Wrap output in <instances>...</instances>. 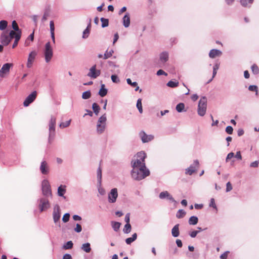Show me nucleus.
<instances>
[{
  "label": "nucleus",
  "mask_w": 259,
  "mask_h": 259,
  "mask_svg": "<svg viewBox=\"0 0 259 259\" xmlns=\"http://www.w3.org/2000/svg\"><path fill=\"white\" fill-rule=\"evenodd\" d=\"M41 187L44 195L46 196H52L51 186L48 180H45L42 182Z\"/></svg>",
  "instance_id": "8"
},
{
  "label": "nucleus",
  "mask_w": 259,
  "mask_h": 259,
  "mask_svg": "<svg viewBox=\"0 0 259 259\" xmlns=\"http://www.w3.org/2000/svg\"><path fill=\"white\" fill-rule=\"evenodd\" d=\"M258 161H255L250 163V166L252 167H257L258 166Z\"/></svg>",
  "instance_id": "62"
},
{
  "label": "nucleus",
  "mask_w": 259,
  "mask_h": 259,
  "mask_svg": "<svg viewBox=\"0 0 259 259\" xmlns=\"http://www.w3.org/2000/svg\"><path fill=\"white\" fill-rule=\"evenodd\" d=\"M63 259H72V257L69 254H65L64 255Z\"/></svg>",
  "instance_id": "64"
},
{
  "label": "nucleus",
  "mask_w": 259,
  "mask_h": 259,
  "mask_svg": "<svg viewBox=\"0 0 259 259\" xmlns=\"http://www.w3.org/2000/svg\"><path fill=\"white\" fill-rule=\"evenodd\" d=\"M126 81H127V83L128 84L132 85L133 87L137 86V84H138L137 82H132V80H131V79L130 78H127L126 79Z\"/></svg>",
  "instance_id": "53"
},
{
  "label": "nucleus",
  "mask_w": 259,
  "mask_h": 259,
  "mask_svg": "<svg viewBox=\"0 0 259 259\" xmlns=\"http://www.w3.org/2000/svg\"><path fill=\"white\" fill-rule=\"evenodd\" d=\"M209 206L212 207L215 209H217V206L215 203V200L214 198H211L210 199V202L209 203Z\"/></svg>",
  "instance_id": "56"
},
{
  "label": "nucleus",
  "mask_w": 259,
  "mask_h": 259,
  "mask_svg": "<svg viewBox=\"0 0 259 259\" xmlns=\"http://www.w3.org/2000/svg\"><path fill=\"white\" fill-rule=\"evenodd\" d=\"M229 252V251H226L225 252L223 253L220 256L221 259H227Z\"/></svg>",
  "instance_id": "61"
},
{
  "label": "nucleus",
  "mask_w": 259,
  "mask_h": 259,
  "mask_svg": "<svg viewBox=\"0 0 259 259\" xmlns=\"http://www.w3.org/2000/svg\"><path fill=\"white\" fill-rule=\"evenodd\" d=\"M254 0H240L242 6L246 8H249L253 4Z\"/></svg>",
  "instance_id": "22"
},
{
  "label": "nucleus",
  "mask_w": 259,
  "mask_h": 259,
  "mask_svg": "<svg viewBox=\"0 0 259 259\" xmlns=\"http://www.w3.org/2000/svg\"><path fill=\"white\" fill-rule=\"evenodd\" d=\"M91 27V19L90 20V22L88 25L87 28L84 30L83 32L82 37L84 38H87L89 35L90 29Z\"/></svg>",
  "instance_id": "25"
},
{
  "label": "nucleus",
  "mask_w": 259,
  "mask_h": 259,
  "mask_svg": "<svg viewBox=\"0 0 259 259\" xmlns=\"http://www.w3.org/2000/svg\"><path fill=\"white\" fill-rule=\"evenodd\" d=\"M219 68V65L218 64H216L214 65L213 68L212 77L208 82H209L210 81H211L212 80V79L214 77V76H215V75L217 73V70H218Z\"/></svg>",
  "instance_id": "39"
},
{
  "label": "nucleus",
  "mask_w": 259,
  "mask_h": 259,
  "mask_svg": "<svg viewBox=\"0 0 259 259\" xmlns=\"http://www.w3.org/2000/svg\"><path fill=\"white\" fill-rule=\"evenodd\" d=\"M185 107V105L184 103H181L178 104L176 106V110L178 112H182Z\"/></svg>",
  "instance_id": "45"
},
{
  "label": "nucleus",
  "mask_w": 259,
  "mask_h": 259,
  "mask_svg": "<svg viewBox=\"0 0 259 259\" xmlns=\"http://www.w3.org/2000/svg\"><path fill=\"white\" fill-rule=\"evenodd\" d=\"M146 157V154L144 152L141 151L135 156V158L132 161V166L133 169L136 168V167H146L145 159Z\"/></svg>",
  "instance_id": "1"
},
{
  "label": "nucleus",
  "mask_w": 259,
  "mask_h": 259,
  "mask_svg": "<svg viewBox=\"0 0 259 259\" xmlns=\"http://www.w3.org/2000/svg\"><path fill=\"white\" fill-rule=\"evenodd\" d=\"M96 65H94L93 66H92L91 68V69L90 70V72L88 74V75L89 76H90L93 78H96L98 76L100 75V73H101L100 70H96Z\"/></svg>",
  "instance_id": "15"
},
{
  "label": "nucleus",
  "mask_w": 259,
  "mask_h": 259,
  "mask_svg": "<svg viewBox=\"0 0 259 259\" xmlns=\"http://www.w3.org/2000/svg\"><path fill=\"white\" fill-rule=\"evenodd\" d=\"M73 243L71 241H68L64 246L63 248L65 249H69L72 248Z\"/></svg>",
  "instance_id": "47"
},
{
  "label": "nucleus",
  "mask_w": 259,
  "mask_h": 259,
  "mask_svg": "<svg viewBox=\"0 0 259 259\" xmlns=\"http://www.w3.org/2000/svg\"><path fill=\"white\" fill-rule=\"evenodd\" d=\"M251 70L252 73L254 74H257L259 73V68L256 64L252 65Z\"/></svg>",
  "instance_id": "46"
},
{
  "label": "nucleus",
  "mask_w": 259,
  "mask_h": 259,
  "mask_svg": "<svg viewBox=\"0 0 259 259\" xmlns=\"http://www.w3.org/2000/svg\"><path fill=\"white\" fill-rule=\"evenodd\" d=\"M234 156L239 160L242 159V156L240 151L237 152L236 154Z\"/></svg>",
  "instance_id": "63"
},
{
  "label": "nucleus",
  "mask_w": 259,
  "mask_h": 259,
  "mask_svg": "<svg viewBox=\"0 0 259 259\" xmlns=\"http://www.w3.org/2000/svg\"><path fill=\"white\" fill-rule=\"evenodd\" d=\"M199 162L197 160L194 161L193 164L191 165L186 169V174L191 175L196 171V168L198 167Z\"/></svg>",
  "instance_id": "12"
},
{
  "label": "nucleus",
  "mask_w": 259,
  "mask_h": 259,
  "mask_svg": "<svg viewBox=\"0 0 259 259\" xmlns=\"http://www.w3.org/2000/svg\"><path fill=\"white\" fill-rule=\"evenodd\" d=\"M186 214V212L183 209H180L177 213L176 216L178 218H182Z\"/></svg>",
  "instance_id": "43"
},
{
  "label": "nucleus",
  "mask_w": 259,
  "mask_h": 259,
  "mask_svg": "<svg viewBox=\"0 0 259 259\" xmlns=\"http://www.w3.org/2000/svg\"><path fill=\"white\" fill-rule=\"evenodd\" d=\"M178 85H179L178 81H173L172 80L168 81L167 83V85L170 88H175V87H178Z\"/></svg>",
  "instance_id": "40"
},
{
  "label": "nucleus",
  "mask_w": 259,
  "mask_h": 259,
  "mask_svg": "<svg viewBox=\"0 0 259 259\" xmlns=\"http://www.w3.org/2000/svg\"><path fill=\"white\" fill-rule=\"evenodd\" d=\"M226 132L228 134H232L233 133V127L231 126H228L226 128Z\"/></svg>",
  "instance_id": "55"
},
{
  "label": "nucleus",
  "mask_w": 259,
  "mask_h": 259,
  "mask_svg": "<svg viewBox=\"0 0 259 259\" xmlns=\"http://www.w3.org/2000/svg\"><path fill=\"white\" fill-rule=\"evenodd\" d=\"M36 55V53L35 51H32L29 54L27 63V67L28 68L32 67Z\"/></svg>",
  "instance_id": "17"
},
{
  "label": "nucleus",
  "mask_w": 259,
  "mask_h": 259,
  "mask_svg": "<svg viewBox=\"0 0 259 259\" xmlns=\"http://www.w3.org/2000/svg\"><path fill=\"white\" fill-rule=\"evenodd\" d=\"M137 237V235L136 233H134L133 234L132 237L127 238L125 240V242L127 244H130L132 242L134 241Z\"/></svg>",
  "instance_id": "32"
},
{
  "label": "nucleus",
  "mask_w": 259,
  "mask_h": 259,
  "mask_svg": "<svg viewBox=\"0 0 259 259\" xmlns=\"http://www.w3.org/2000/svg\"><path fill=\"white\" fill-rule=\"evenodd\" d=\"M107 94V90L105 88V84H102L101 85V88L99 92V95L103 97L105 96Z\"/></svg>",
  "instance_id": "27"
},
{
  "label": "nucleus",
  "mask_w": 259,
  "mask_h": 259,
  "mask_svg": "<svg viewBox=\"0 0 259 259\" xmlns=\"http://www.w3.org/2000/svg\"><path fill=\"white\" fill-rule=\"evenodd\" d=\"M123 24L125 27H128L130 25V17L128 13H126L123 19Z\"/></svg>",
  "instance_id": "21"
},
{
  "label": "nucleus",
  "mask_w": 259,
  "mask_h": 259,
  "mask_svg": "<svg viewBox=\"0 0 259 259\" xmlns=\"http://www.w3.org/2000/svg\"><path fill=\"white\" fill-rule=\"evenodd\" d=\"M37 96V92L36 91H33L32 92L25 100L23 102V105L25 107H27L30 104L32 103L35 99H36Z\"/></svg>",
  "instance_id": "11"
},
{
  "label": "nucleus",
  "mask_w": 259,
  "mask_h": 259,
  "mask_svg": "<svg viewBox=\"0 0 259 259\" xmlns=\"http://www.w3.org/2000/svg\"><path fill=\"white\" fill-rule=\"evenodd\" d=\"M168 55L166 52L162 53L160 56V59L162 61L166 62L168 60Z\"/></svg>",
  "instance_id": "35"
},
{
  "label": "nucleus",
  "mask_w": 259,
  "mask_h": 259,
  "mask_svg": "<svg viewBox=\"0 0 259 259\" xmlns=\"http://www.w3.org/2000/svg\"><path fill=\"white\" fill-rule=\"evenodd\" d=\"M12 26L13 29H14L13 31H14L15 33L20 32V35H21V31L19 29V26L15 20L13 21L12 23Z\"/></svg>",
  "instance_id": "29"
},
{
  "label": "nucleus",
  "mask_w": 259,
  "mask_h": 259,
  "mask_svg": "<svg viewBox=\"0 0 259 259\" xmlns=\"http://www.w3.org/2000/svg\"><path fill=\"white\" fill-rule=\"evenodd\" d=\"M248 89L250 91H254L256 92V94L257 93V87L256 85H250L248 88Z\"/></svg>",
  "instance_id": "54"
},
{
  "label": "nucleus",
  "mask_w": 259,
  "mask_h": 259,
  "mask_svg": "<svg viewBox=\"0 0 259 259\" xmlns=\"http://www.w3.org/2000/svg\"><path fill=\"white\" fill-rule=\"evenodd\" d=\"M137 107L138 109V110L140 113H142L143 112V108H142V99H139L137 102Z\"/></svg>",
  "instance_id": "37"
},
{
  "label": "nucleus",
  "mask_w": 259,
  "mask_h": 259,
  "mask_svg": "<svg viewBox=\"0 0 259 259\" xmlns=\"http://www.w3.org/2000/svg\"><path fill=\"white\" fill-rule=\"evenodd\" d=\"M69 218H70V214L68 213H66L63 215V218H62V221L64 223H66L69 220Z\"/></svg>",
  "instance_id": "50"
},
{
  "label": "nucleus",
  "mask_w": 259,
  "mask_h": 259,
  "mask_svg": "<svg viewBox=\"0 0 259 259\" xmlns=\"http://www.w3.org/2000/svg\"><path fill=\"white\" fill-rule=\"evenodd\" d=\"M113 53V51L112 50H110L109 52L107 51L105 52V53L104 54V59H107L109 58L112 55Z\"/></svg>",
  "instance_id": "48"
},
{
  "label": "nucleus",
  "mask_w": 259,
  "mask_h": 259,
  "mask_svg": "<svg viewBox=\"0 0 259 259\" xmlns=\"http://www.w3.org/2000/svg\"><path fill=\"white\" fill-rule=\"evenodd\" d=\"M150 175L149 170L146 167H136L133 169L132 171V176L136 180H141Z\"/></svg>",
  "instance_id": "2"
},
{
  "label": "nucleus",
  "mask_w": 259,
  "mask_h": 259,
  "mask_svg": "<svg viewBox=\"0 0 259 259\" xmlns=\"http://www.w3.org/2000/svg\"><path fill=\"white\" fill-rule=\"evenodd\" d=\"M45 60L47 63L49 62L53 57V49L50 42H48L45 45L44 51Z\"/></svg>",
  "instance_id": "7"
},
{
  "label": "nucleus",
  "mask_w": 259,
  "mask_h": 259,
  "mask_svg": "<svg viewBox=\"0 0 259 259\" xmlns=\"http://www.w3.org/2000/svg\"><path fill=\"white\" fill-rule=\"evenodd\" d=\"M131 229H132V227H131V225H130V224H126L124 227L123 231L124 233L127 234L131 232Z\"/></svg>",
  "instance_id": "41"
},
{
  "label": "nucleus",
  "mask_w": 259,
  "mask_h": 259,
  "mask_svg": "<svg viewBox=\"0 0 259 259\" xmlns=\"http://www.w3.org/2000/svg\"><path fill=\"white\" fill-rule=\"evenodd\" d=\"M198 219L195 216L191 217L189 220V224L190 225H195L197 224Z\"/></svg>",
  "instance_id": "31"
},
{
  "label": "nucleus",
  "mask_w": 259,
  "mask_h": 259,
  "mask_svg": "<svg viewBox=\"0 0 259 259\" xmlns=\"http://www.w3.org/2000/svg\"><path fill=\"white\" fill-rule=\"evenodd\" d=\"M159 198L161 199L167 198V199L174 201V199L167 191H163L160 193Z\"/></svg>",
  "instance_id": "18"
},
{
  "label": "nucleus",
  "mask_w": 259,
  "mask_h": 259,
  "mask_svg": "<svg viewBox=\"0 0 259 259\" xmlns=\"http://www.w3.org/2000/svg\"><path fill=\"white\" fill-rule=\"evenodd\" d=\"M92 108L94 113L97 115L100 110L99 106L97 103H94L93 104Z\"/></svg>",
  "instance_id": "34"
},
{
  "label": "nucleus",
  "mask_w": 259,
  "mask_h": 259,
  "mask_svg": "<svg viewBox=\"0 0 259 259\" xmlns=\"http://www.w3.org/2000/svg\"><path fill=\"white\" fill-rule=\"evenodd\" d=\"M74 230H75V232H76L77 233L80 232L81 231V230H82V227H81V225H79V224H76V227L74 229Z\"/></svg>",
  "instance_id": "57"
},
{
  "label": "nucleus",
  "mask_w": 259,
  "mask_h": 259,
  "mask_svg": "<svg viewBox=\"0 0 259 259\" xmlns=\"http://www.w3.org/2000/svg\"><path fill=\"white\" fill-rule=\"evenodd\" d=\"M50 31H51V37L52 38V40L53 41V42L55 43V26L54 23L53 21H51L50 22Z\"/></svg>",
  "instance_id": "24"
},
{
  "label": "nucleus",
  "mask_w": 259,
  "mask_h": 259,
  "mask_svg": "<svg viewBox=\"0 0 259 259\" xmlns=\"http://www.w3.org/2000/svg\"><path fill=\"white\" fill-rule=\"evenodd\" d=\"M232 189V186L230 182H228L226 185V191L229 192Z\"/></svg>",
  "instance_id": "58"
},
{
  "label": "nucleus",
  "mask_w": 259,
  "mask_h": 259,
  "mask_svg": "<svg viewBox=\"0 0 259 259\" xmlns=\"http://www.w3.org/2000/svg\"><path fill=\"white\" fill-rule=\"evenodd\" d=\"M97 178L99 181L100 182L102 179V170L100 166L98 168L97 170Z\"/></svg>",
  "instance_id": "52"
},
{
  "label": "nucleus",
  "mask_w": 259,
  "mask_h": 259,
  "mask_svg": "<svg viewBox=\"0 0 259 259\" xmlns=\"http://www.w3.org/2000/svg\"><path fill=\"white\" fill-rule=\"evenodd\" d=\"M21 36V35H20V32L16 33V34H15V35L14 36V38H15V41L12 46L13 49L16 48L17 46L18 42H19V40L20 39Z\"/></svg>",
  "instance_id": "26"
},
{
  "label": "nucleus",
  "mask_w": 259,
  "mask_h": 259,
  "mask_svg": "<svg viewBox=\"0 0 259 259\" xmlns=\"http://www.w3.org/2000/svg\"><path fill=\"white\" fill-rule=\"evenodd\" d=\"M91 96V93L90 91L84 92L82 93V98L83 99H88Z\"/></svg>",
  "instance_id": "44"
},
{
  "label": "nucleus",
  "mask_w": 259,
  "mask_h": 259,
  "mask_svg": "<svg viewBox=\"0 0 259 259\" xmlns=\"http://www.w3.org/2000/svg\"><path fill=\"white\" fill-rule=\"evenodd\" d=\"M66 192V186L61 185L58 188V194L60 196H63Z\"/></svg>",
  "instance_id": "28"
},
{
  "label": "nucleus",
  "mask_w": 259,
  "mask_h": 259,
  "mask_svg": "<svg viewBox=\"0 0 259 259\" xmlns=\"http://www.w3.org/2000/svg\"><path fill=\"white\" fill-rule=\"evenodd\" d=\"M118 196L117 190L116 188L112 189L108 195L109 201L111 203H114L116 201Z\"/></svg>",
  "instance_id": "14"
},
{
  "label": "nucleus",
  "mask_w": 259,
  "mask_h": 259,
  "mask_svg": "<svg viewBox=\"0 0 259 259\" xmlns=\"http://www.w3.org/2000/svg\"><path fill=\"white\" fill-rule=\"evenodd\" d=\"M101 21L102 22V27H105L108 26L109 25V20L108 19H106L104 18H101Z\"/></svg>",
  "instance_id": "42"
},
{
  "label": "nucleus",
  "mask_w": 259,
  "mask_h": 259,
  "mask_svg": "<svg viewBox=\"0 0 259 259\" xmlns=\"http://www.w3.org/2000/svg\"><path fill=\"white\" fill-rule=\"evenodd\" d=\"M234 156V153H233V152H230V153H229L228 154V155H227V157H226V162H228V160H229V159H231V158H233Z\"/></svg>",
  "instance_id": "59"
},
{
  "label": "nucleus",
  "mask_w": 259,
  "mask_h": 259,
  "mask_svg": "<svg viewBox=\"0 0 259 259\" xmlns=\"http://www.w3.org/2000/svg\"><path fill=\"white\" fill-rule=\"evenodd\" d=\"M139 135L143 143L149 142L154 139V136L153 135H147L144 131L141 132Z\"/></svg>",
  "instance_id": "13"
},
{
  "label": "nucleus",
  "mask_w": 259,
  "mask_h": 259,
  "mask_svg": "<svg viewBox=\"0 0 259 259\" xmlns=\"http://www.w3.org/2000/svg\"><path fill=\"white\" fill-rule=\"evenodd\" d=\"M81 249L85 252H90L91 250L90 244L89 243L83 244L81 246Z\"/></svg>",
  "instance_id": "30"
},
{
  "label": "nucleus",
  "mask_w": 259,
  "mask_h": 259,
  "mask_svg": "<svg viewBox=\"0 0 259 259\" xmlns=\"http://www.w3.org/2000/svg\"><path fill=\"white\" fill-rule=\"evenodd\" d=\"M112 226L115 231H117L121 225V224L119 222H112Z\"/></svg>",
  "instance_id": "36"
},
{
  "label": "nucleus",
  "mask_w": 259,
  "mask_h": 259,
  "mask_svg": "<svg viewBox=\"0 0 259 259\" xmlns=\"http://www.w3.org/2000/svg\"><path fill=\"white\" fill-rule=\"evenodd\" d=\"M15 34H16V33L13 30L10 32L8 30L4 31L0 37L1 42L3 46H8L14 38Z\"/></svg>",
  "instance_id": "3"
},
{
  "label": "nucleus",
  "mask_w": 259,
  "mask_h": 259,
  "mask_svg": "<svg viewBox=\"0 0 259 259\" xmlns=\"http://www.w3.org/2000/svg\"><path fill=\"white\" fill-rule=\"evenodd\" d=\"M106 119L105 114L103 115L99 118L97 125V131L99 134H101L104 131Z\"/></svg>",
  "instance_id": "5"
},
{
  "label": "nucleus",
  "mask_w": 259,
  "mask_h": 259,
  "mask_svg": "<svg viewBox=\"0 0 259 259\" xmlns=\"http://www.w3.org/2000/svg\"><path fill=\"white\" fill-rule=\"evenodd\" d=\"M40 169L42 174L46 175L49 172V168L46 161H44L41 162Z\"/></svg>",
  "instance_id": "20"
},
{
  "label": "nucleus",
  "mask_w": 259,
  "mask_h": 259,
  "mask_svg": "<svg viewBox=\"0 0 259 259\" xmlns=\"http://www.w3.org/2000/svg\"><path fill=\"white\" fill-rule=\"evenodd\" d=\"M13 66L12 63H6L4 64L0 70V77L4 78L8 75L10 70V68Z\"/></svg>",
  "instance_id": "9"
},
{
  "label": "nucleus",
  "mask_w": 259,
  "mask_h": 259,
  "mask_svg": "<svg viewBox=\"0 0 259 259\" xmlns=\"http://www.w3.org/2000/svg\"><path fill=\"white\" fill-rule=\"evenodd\" d=\"M70 121H71V120H69L68 121H66L65 122H61L60 124V127L61 128H64V127L68 126L70 124Z\"/></svg>",
  "instance_id": "49"
},
{
  "label": "nucleus",
  "mask_w": 259,
  "mask_h": 259,
  "mask_svg": "<svg viewBox=\"0 0 259 259\" xmlns=\"http://www.w3.org/2000/svg\"><path fill=\"white\" fill-rule=\"evenodd\" d=\"M199 232V231H193L190 233L191 237L194 238L196 236L197 234Z\"/></svg>",
  "instance_id": "60"
},
{
  "label": "nucleus",
  "mask_w": 259,
  "mask_h": 259,
  "mask_svg": "<svg viewBox=\"0 0 259 259\" xmlns=\"http://www.w3.org/2000/svg\"><path fill=\"white\" fill-rule=\"evenodd\" d=\"M50 14V9L49 8L46 9L45 10L44 14L43 17L42 18V21H45L47 20L48 17H49Z\"/></svg>",
  "instance_id": "33"
},
{
  "label": "nucleus",
  "mask_w": 259,
  "mask_h": 259,
  "mask_svg": "<svg viewBox=\"0 0 259 259\" xmlns=\"http://www.w3.org/2000/svg\"><path fill=\"white\" fill-rule=\"evenodd\" d=\"M171 234L173 237H177L179 236V224L176 225L171 230Z\"/></svg>",
  "instance_id": "23"
},
{
  "label": "nucleus",
  "mask_w": 259,
  "mask_h": 259,
  "mask_svg": "<svg viewBox=\"0 0 259 259\" xmlns=\"http://www.w3.org/2000/svg\"><path fill=\"white\" fill-rule=\"evenodd\" d=\"M8 26V22L6 20H2L0 21V30H5Z\"/></svg>",
  "instance_id": "38"
},
{
  "label": "nucleus",
  "mask_w": 259,
  "mask_h": 259,
  "mask_svg": "<svg viewBox=\"0 0 259 259\" xmlns=\"http://www.w3.org/2000/svg\"><path fill=\"white\" fill-rule=\"evenodd\" d=\"M50 207V204L48 199L45 198H41L39 200L38 207L40 211H43Z\"/></svg>",
  "instance_id": "10"
},
{
  "label": "nucleus",
  "mask_w": 259,
  "mask_h": 259,
  "mask_svg": "<svg viewBox=\"0 0 259 259\" xmlns=\"http://www.w3.org/2000/svg\"><path fill=\"white\" fill-rule=\"evenodd\" d=\"M207 107V99L203 97L200 99L198 106V114L203 116L205 115Z\"/></svg>",
  "instance_id": "4"
},
{
  "label": "nucleus",
  "mask_w": 259,
  "mask_h": 259,
  "mask_svg": "<svg viewBox=\"0 0 259 259\" xmlns=\"http://www.w3.org/2000/svg\"><path fill=\"white\" fill-rule=\"evenodd\" d=\"M60 219V210L59 205L54 206L53 211V220L55 223H57Z\"/></svg>",
  "instance_id": "16"
},
{
  "label": "nucleus",
  "mask_w": 259,
  "mask_h": 259,
  "mask_svg": "<svg viewBox=\"0 0 259 259\" xmlns=\"http://www.w3.org/2000/svg\"><path fill=\"white\" fill-rule=\"evenodd\" d=\"M111 77L112 81L113 82L118 83L120 81L119 78H118V77L116 75H112Z\"/></svg>",
  "instance_id": "51"
},
{
  "label": "nucleus",
  "mask_w": 259,
  "mask_h": 259,
  "mask_svg": "<svg viewBox=\"0 0 259 259\" xmlns=\"http://www.w3.org/2000/svg\"><path fill=\"white\" fill-rule=\"evenodd\" d=\"M56 118L54 117H52L50 123H49V142L51 143L53 137L55 135V125H56Z\"/></svg>",
  "instance_id": "6"
},
{
  "label": "nucleus",
  "mask_w": 259,
  "mask_h": 259,
  "mask_svg": "<svg viewBox=\"0 0 259 259\" xmlns=\"http://www.w3.org/2000/svg\"><path fill=\"white\" fill-rule=\"evenodd\" d=\"M222 54V53L221 51L217 49H212L209 52V56L211 58H214L221 56Z\"/></svg>",
  "instance_id": "19"
}]
</instances>
